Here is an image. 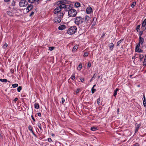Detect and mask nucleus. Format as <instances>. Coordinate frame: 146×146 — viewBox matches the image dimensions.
Here are the masks:
<instances>
[{
	"label": "nucleus",
	"mask_w": 146,
	"mask_h": 146,
	"mask_svg": "<svg viewBox=\"0 0 146 146\" xmlns=\"http://www.w3.org/2000/svg\"><path fill=\"white\" fill-rule=\"evenodd\" d=\"M70 2V1L67 0H64L59 1L57 2V4L58 6L56 7L54 10V13L56 14L61 12V10L63 8H68L70 6L66 5V4H68Z\"/></svg>",
	"instance_id": "nucleus-1"
},
{
	"label": "nucleus",
	"mask_w": 146,
	"mask_h": 146,
	"mask_svg": "<svg viewBox=\"0 0 146 146\" xmlns=\"http://www.w3.org/2000/svg\"><path fill=\"white\" fill-rule=\"evenodd\" d=\"M67 5L70 6V7H69L68 9H67L66 8V9H65L66 11H68V16L70 17H75L77 13L76 10L72 8V5L71 4Z\"/></svg>",
	"instance_id": "nucleus-2"
},
{
	"label": "nucleus",
	"mask_w": 146,
	"mask_h": 146,
	"mask_svg": "<svg viewBox=\"0 0 146 146\" xmlns=\"http://www.w3.org/2000/svg\"><path fill=\"white\" fill-rule=\"evenodd\" d=\"M84 19L81 17H77L74 19V23L76 25L79 26L84 22Z\"/></svg>",
	"instance_id": "nucleus-3"
},
{
	"label": "nucleus",
	"mask_w": 146,
	"mask_h": 146,
	"mask_svg": "<svg viewBox=\"0 0 146 146\" xmlns=\"http://www.w3.org/2000/svg\"><path fill=\"white\" fill-rule=\"evenodd\" d=\"M77 29L76 26L71 27L68 30L67 33L70 35L74 34L76 32Z\"/></svg>",
	"instance_id": "nucleus-4"
},
{
	"label": "nucleus",
	"mask_w": 146,
	"mask_h": 146,
	"mask_svg": "<svg viewBox=\"0 0 146 146\" xmlns=\"http://www.w3.org/2000/svg\"><path fill=\"white\" fill-rule=\"evenodd\" d=\"M28 3V2L25 0H21L19 3V5L20 7H26Z\"/></svg>",
	"instance_id": "nucleus-5"
},
{
	"label": "nucleus",
	"mask_w": 146,
	"mask_h": 146,
	"mask_svg": "<svg viewBox=\"0 0 146 146\" xmlns=\"http://www.w3.org/2000/svg\"><path fill=\"white\" fill-rule=\"evenodd\" d=\"M140 46V45L139 44H137L135 48V52H143V50L139 48Z\"/></svg>",
	"instance_id": "nucleus-6"
},
{
	"label": "nucleus",
	"mask_w": 146,
	"mask_h": 146,
	"mask_svg": "<svg viewBox=\"0 0 146 146\" xmlns=\"http://www.w3.org/2000/svg\"><path fill=\"white\" fill-rule=\"evenodd\" d=\"M86 12L87 14H90L92 11V9L90 7H88L86 9Z\"/></svg>",
	"instance_id": "nucleus-7"
},
{
	"label": "nucleus",
	"mask_w": 146,
	"mask_h": 146,
	"mask_svg": "<svg viewBox=\"0 0 146 146\" xmlns=\"http://www.w3.org/2000/svg\"><path fill=\"white\" fill-rule=\"evenodd\" d=\"M142 25L144 30L146 29V18L142 22Z\"/></svg>",
	"instance_id": "nucleus-8"
},
{
	"label": "nucleus",
	"mask_w": 146,
	"mask_h": 146,
	"mask_svg": "<svg viewBox=\"0 0 146 146\" xmlns=\"http://www.w3.org/2000/svg\"><path fill=\"white\" fill-rule=\"evenodd\" d=\"M33 5H32L30 4L27 7L26 10H27V12H28L30 11H31L33 9Z\"/></svg>",
	"instance_id": "nucleus-9"
},
{
	"label": "nucleus",
	"mask_w": 146,
	"mask_h": 146,
	"mask_svg": "<svg viewBox=\"0 0 146 146\" xmlns=\"http://www.w3.org/2000/svg\"><path fill=\"white\" fill-rule=\"evenodd\" d=\"M60 18L58 17H55L54 19V22L56 23H58L61 21Z\"/></svg>",
	"instance_id": "nucleus-10"
},
{
	"label": "nucleus",
	"mask_w": 146,
	"mask_h": 146,
	"mask_svg": "<svg viewBox=\"0 0 146 146\" xmlns=\"http://www.w3.org/2000/svg\"><path fill=\"white\" fill-rule=\"evenodd\" d=\"M66 28V26L65 25H62L59 26L58 29L60 30H62Z\"/></svg>",
	"instance_id": "nucleus-11"
},
{
	"label": "nucleus",
	"mask_w": 146,
	"mask_h": 146,
	"mask_svg": "<svg viewBox=\"0 0 146 146\" xmlns=\"http://www.w3.org/2000/svg\"><path fill=\"white\" fill-rule=\"evenodd\" d=\"M140 127V124H137V123H136V126L135 127V133H136L137 132Z\"/></svg>",
	"instance_id": "nucleus-12"
},
{
	"label": "nucleus",
	"mask_w": 146,
	"mask_h": 146,
	"mask_svg": "<svg viewBox=\"0 0 146 146\" xmlns=\"http://www.w3.org/2000/svg\"><path fill=\"white\" fill-rule=\"evenodd\" d=\"M144 41L143 38L141 37H139V41L138 44H142Z\"/></svg>",
	"instance_id": "nucleus-13"
},
{
	"label": "nucleus",
	"mask_w": 146,
	"mask_h": 146,
	"mask_svg": "<svg viewBox=\"0 0 146 146\" xmlns=\"http://www.w3.org/2000/svg\"><path fill=\"white\" fill-rule=\"evenodd\" d=\"M143 106L144 107H146V100L145 97V95L144 94H143Z\"/></svg>",
	"instance_id": "nucleus-14"
},
{
	"label": "nucleus",
	"mask_w": 146,
	"mask_h": 146,
	"mask_svg": "<svg viewBox=\"0 0 146 146\" xmlns=\"http://www.w3.org/2000/svg\"><path fill=\"white\" fill-rule=\"evenodd\" d=\"M7 14L9 16L13 17L14 16V14L11 11H8L7 12Z\"/></svg>",
	"instance_id": "nucleus-15"
},
{
	"label": "nucleus",
	"mask_w": 146,
	"mask_h": 146,
	"mask_svg": "<svg viewBox=\"0 0 146 146\" xmlns=\"http://www.w3.org/2000/svg\"><path fill=\"white\" fill-rule=\"evenodd\" d=\"M109 47L110 50V51H111L113 50L114 47V45L113 43H111L109 44Z\"/></svg>",
	"instance_id": "nucleus-16"
},
{
	"label": "nucleus",
	"mask_w": 146,
	"mask_h": 146,
	"mask_svg": "<svg viewBox=\"0 0 146 146\" xmlns=\"http://www.w3.org/2000/svg\"><path fill=\"white\" fill-rule=\"evenodd\" d=\"M57 17H59L61 19V18L63 16V13L61 12H59L57 13Z\"/></svg>",
	"instance_id": "nucleus-17"
},
{
	"label": "nucleus",
	"mask_w": 146,
	"mask_h": 146,
	"mask_svg": "<svg viewBox=\"0 0 146 146\" xmlns=\"http://www.w3.org/2000/svg\"><path fill=\"white\" fill-rule=\"evenodd\" d=\"M90 18L87 15L85 16V21L86 23H88L89 21H90Z\"/></svg>",
	"instance_id": "nucleus-18"
},
{
	"label": "nucleus",
	"mask_w": 146,
	"mask_h": 146,
	"mask_svg": "<svg viewBox=\"0 0 146 146\" xmlns=\"http://www.w3.org/2000/svg\"><path fill=\"white\" fill-rule=\"evenodd\" d=\"M119 90V89L116 88L115 90H114L113 92V96L114 97H116L117 94V92Z\"/></svg>",
	"instance_id": "nucleus-19"
},
{
	"label": "nucleus",
	"mask_w": 146,
	"mask_h": 146,
	"mask_svg": "<svg viewBox=\"0 0 146 146\" xmlns=\"http://www.w3.org/2000/svg\"><path fill=\"white\" fill-rule=\"evenodd\" d=\"M90 130L93 131H95L98 130L97 127L96 126H93L91 127Z\"/></svg>",
	"instance_id": "nucleus-20"
},
{
	"label": "nucleus",
	"mask_w": 146,
	"mask_h": 146,
	"mask_svg": "<svg viewBox=\"0 0 146 146\" xmlns=\"http://www.w3.org/2000/svg\"><path fill=\"white\" fill-rule=\"evenodd\" d=\"M28 129L34 135H35V134L34 133V132H33V128L32 127V126L30 125H29V127H28Z\"/></svg>",
	"instance_id": "nucleus-21"
},
{
	"label": "nucleus",
	"mask_w": 146,
	"mask_h": 146,
	"mask_svg": "<svg viewBox=\"0 0 146 146\" xmlns=\"http://www.w3.org/2000/svg\"><path fill=\"white\" fill-rule=\"evenodd\" d=\"M82 64L81 63L80 64H79L78 66V67L77 68V70H78V71H80V70H81V69L82 68Z\"/></svg>",
	"instance_id": "nucleus-22"
},
{
	"label": "nucleus",
	"mask_w": 146,
	"mask_h": 146,
	"mask_svg": "<svg viewBox=\"0 0 146 146\" xmlns=\"http://www.w3.org/2000/svg\"><path fill=\"white\" fill-rule=\"evenodd\" d=\"M41 125L42 127V128L43 129V131L44 130H45V128H46V125L45 124V123L44 122H42L41 124Z\"/></svg>",
	"instance_id": "nucleus-23"
},
{
	"label": "nucleus",
	"mask_w": 146,
	"mask_h": 146,
	"mask_svg": "<svg viewBox=\"0 0 146 146\" xmlns=\"http://www.w3.org/2000/svg\"><path fill=\"white\" fill-rule=\"evenodd\" d=\"M35 108L36 109H38L39 107V105L38 103H35L34 104Z\"/></svg>",
	"instance_id": "nucleus-24"
},
{
	"label": "nucleus",
	"mask_w": 146,
	"mask_h": 146,
	"mask_svg": "<svg viewBox=\"0 0 146 146\" xmlns=\"http://www.w3.org/2000/svg\"><path fill=\"white\" fill-rule=\"evenodd\" d=\"M78 48V47L77 45H76L74 46L72 49V51L75 52L76 51L77 49Z\"/></svg>",
	"instance_id": "nucleus-25"
},
{
	"label": "nucleus",
	"mask_w": 146,
	"mask_h": 146,
	"mask_svg": "<svg viewBox=\"0 0 146 146\" xmlns=\"http://www.w3.org/2000/svg\"><path fill=\"white\" fill-rule=\"evenodd\" d=\"M28 1L31 3H34L35 2H37V0H28Z\"/></svg>",
	"instance_id": "nucleus-26"
},
{
	"label": "nucleus",
	"mask_w": 146,
	"mask_h": 146,
	"mask_svg": "<svg viewBox=\"0 0 146 146\" xmlns=\"http://www.w3.org/2000/svg\"><path fill=\"white\" fill-rule=\"evenodd\" d=\"M80 4L79 3H76L74 4V6L78 8L80 6Z\"/></svg>",
	"instance_id": "nucleus-27"
},
{
	"label": "nucleus",
	"mask_w": 146,
	"mask_h": 146,
	"mask_svg": "<svg viewBox=\"0 0 146 146\" xmlns=\"http://www.w3.org/2000/svg\"><path fill=\"white\" fill-rule=\"evenodd\" d=\"M143 65L144 66H146V55L145 56L144 61L143 63Z\"/></svg>",
	"instance_id": "nucleus-28"
},
{
	"label": "nucleus",
	"mask_w": 146,
	"mask_h": 146,
	"mask_svg": "<svg viewBox=\"0 0 146 146\" xmlns=\"http://www.w3.org/2000/svg\"><path fill=\"white\" fill-rule=\"evenodd\" d=\"M38 126L41 131H43V129L42 128L41 124H38Z\"/></svg>",
	"instance_id": "nucleus-29"
},
{
	"label": "nucleus",
	"mask_w": 146,
	"mask_h": 146,
	"mask_svg": "<svg viewBox=\"0 0 146 146\" xmlns=\"http://www.w3.org/2000/svg\"><path fill=\"white\" fill-rule=\"evenodd\" d=\"M140 25H138L136 28V29L137 31V32H139V30L140 29Z\"/></svg>",
	"instance_id": "nucleus-30"
},
{
	"label": "nucleus",
	"mask_w": 146,
	"mask_h": 146,
	"mask_svg": "<svg viewBox=\"0 0 146 146\" xmlns=\"http://www.w3.org/2000/svg\"><path fill=\"white\" fill-rule=\"evenodd\" d=\"M22 88V87L21 86H19L17 88V90L18 92H20Z\"/></svg>",
	"instance_id": "nucleus-31"
},
{
	"label": "nucleus",
	"mask_w": 146,
	"mask_h": 146,
	"mask_svg": "<svg viewBox=\"0 0 146 146\" xmlns=\"http://www.w3.org/2000/svg\"><path fill=\"white\" fill-rule=\"evenodd\" d=\"M75 78L74 74H72L71 76V79L72 80H74Z\"/></svg>",
	"instance_id": "nucleus-32"
},
{
	"label": "nucleus",
	"mask_w": 146,
	"mask_h": 146,
	"mask_svg": "<svg viewBox=\"0 0 146 146\" xmlns=\"http://www.w3.org/2000/svg\"><path fill=\"white\" fill-rule=\"evenodd\" d=\"M0 81L2 82H7L8 81L6 79H0Z\"/></svg>",
	"instance_id": "nucleus-33"
},
{
	"label": "nucleus",
	"mask_w": 146,
	"mask_h": 146,
	"mask_svg": "<svg viewBox=\"0 0 146 146\" xmlns=\"http://www.w3.org/2000/svg\"><path fill=\"white\" fill-rule=\"evenodd\" d=\"M16 2L14 0H13L11 3V5L13 6H15L16 5H15Z\"/></svg>",
	"instance_id": "nucleus-34"
},
{
	"label": "nucleus",
	"mask_w": 146,
	"mask_h": 146,
	"mask_svg": "<svg viewBox=\"0 0 146 146\" xmlns=\"http://www.w3.org/2000/svg\"><path fill=\"white\" fill-rule=\"evenodd\" d=\"M18 86V85L17 84H13L12 85V86L13 88H15L17 87Z\"/></svg>",
	"instance_id": "nucleus-35"
},
{
	"label": "nucleus",
	"mask_w": 146,
	"mask_h": 146,
	"mask_svg": "<svg viewBox=\"0 0 146 146\" xmlns=\"http://www.w3.org/2000/svg\"><path fill=\"white\" fill-rule=\"evenodd\" d=\"M89 54V53L87 52H85L83 56L85 57H87L88 56Z\"/></svg>",
	"instance_id": "nucleus-36"
},
{
	"label": "nucleus",
	"mask_w": 146,
	"mask_h": 146,
	"mask_svg": "<svg viewBox=\"0 0 146 146\" xmlns=\"http://www.w3.org/2000/svg\"><path fill=\"white\" fill-rule=\"evenodd\" d=\"M136 2H133L131 5V7L133 8H134V7L136 5Z\"/></svg>",
	"instance_id": "nucleus-37"
},
{
	"label": "nucleus",
	"mask_w": 146,
	"mask_h": 146,
	"mask_svg": "<svg viewBox=\"0 0 146 146\" xmlns=\"http://www.w3.org/2000/svg\"><path fill=\"white\" fill-rule=\"evenodd\" d=\"M8 46V44L6 43L4 44L3 46V49H5Z\"/></svg>",
	"instance_id": "nucleus-38"
},
{
	"label": "nucleus",
	"mask_w": 146,
	"mask_h": 146,
	"mask_svg": "<svg viewBox=\"0 0 146 146\" xmlns=\"http://www.w3.org/2000/svg\"><path fill=\"white\" fill-rule=\"evenodd\" d=\"M54 48V47H50L48 48V50L50 51H52Z\"/></svg>",
	"instance_id": "nucleus-39"
},
{
	"label": "nucleus",
	"mask_w": 146,
	"mask_h": 146,
	"mask_svg": "<svg viewBox=\"0 0 146 146\" xmlns=\"http://www.w3.org/2000/svg\"><path fill=\"white\" fill-rule=\"evenodd\" d=\"M143 31H141L139 32V37H141V35L143 34Z\"/></svg>",
	"instance_id": "nucleus-40"
},
{
	"label": "nucleus",
	"mask_w": 146,
	"mask_h": 146,
	"mask_svg": "<svg viewBox=\"0 0 146 146\" xmlns=\"http://www.w3.org/2000/svg\"><path fill=\"white\" fill-rule=\"evenodd\" d=\"M96 91V89L94 88H92L91 89L92 93L93 94H94Z\"/></svg>",
	"instance_id": "nucleus-41"
},
{
	"label": "nucleus",
	"mask_w": 146,
	"mask_h": 146,
	"mask_svg": "<svg viewBox=\"0 0 146 146\" xmlns=\"http://www.w3.org/2000/svg\"><path fill=\"white\" fill-rule=\"evenodd\" d=\"M123 41V40H120L117 42V46H118Z\"/></svg>",
	"instance_id": "nucleus-42"
},
{
	"label": "nucleus",
	"mask_w": 146,
	"mask_h": 146,
	"mask_svg": "<svg viewBox=\"0 0 146 146\" xmlns=\"http://www.w3.org/2000/svg\"><path fill=\"white\" fill-rule=\"evenodd\" d=\"M100 98H99L97 100V104H98V105L100 103Z\"/></svg>",
	"instance_id": "nucleus-43"
},
{
	"label": "nucleus",
	"mask_w": 146,
	"mask_h": 146,
	"mask_svg": "<svg viewBox=\"0 0 146 146\" xmlns=\"http://www.w3.org/2000/svg\"><path fill=\"white\" fill-rule=\"evenodd\" d=\"M62 104H64V103L65 102V100L63 98H62Z\"/></svg>",
	"instance_id": "nucleus-44"
},
{
	"label": "nucleus",
	"mask_w": 146,
	"mask_h": 146,
	"mask_svg": "<svg viewBox=\"0 0 146 146\" xmlns=\"http://www.w3.org/2000/svg\"><path fill=\"white\" fill-rule=\"evenodd\" d=\"M80 79L81 81V82H83L84 81V79L83 78H80Z\"/></svg>",
	"instance_id": "nucleus-45"
},
{
	"label": "nucleus",
	"mask_w": 146,
	"mask_h": 146,
	"mask_svg": "<svg viewBox=\"0 0 146 146\" xmlns=\"http://www.w3.org/2000/svg\"><path fill=\"white\" fill-rule=\"evenodd\" d=\"M144 57V56L142 54H140L139 55V58L140 59H142Z\"/></svg>",
	"instance_id": "nucleus-46"
},
{
	"label": "nucleus",
	"mask_w": 146,
	"mask_h": 146,
	"mask_svg": "<svg viewBox=\"0 0 146 146\" xmlns=\"http://www.w3.org/2000/svg\"><path fill=\"white\" fill-rule=\"evenodd\" d=\"M34 11H32L31 13H30V14L29 15V16L30 17H31L34 14Z\"/></svg>",
	"instance_id": "nucleus-47"
},
{
	"label": "nucleus",
	"mask_w": 146,
	"mask_h": 146,
	"mask_svg": "<svg viewBox=\"0 0 146 146\" xmlns=\"http://www.w3.org/2000/svg\"><path fill=\"white\" fill-rule=\"evenodd\" d=\"M48 141L49 142H51L52 141V140L50 138H49L48 139Z\"/></svg>",
	"instance_id": "nucleus-48"
},
{
	"label": "nucleus",
	"mask_w": 146,
	"mask_h": 146,
	"mask_svg": "<svg viewBox=\"0 0 146 146\" xmlns=\"http://www.w3.org/2000/svg\"><path fill=\"white\" fill-rule=\"evenodd\" d=\"M91 64L90 62H89L88 63L87 66L88 67H90L91 66Z\"/></svg>",
	"instance_id": "nucleus-49"
},
{
	"label": "nucleus",
	"mask_w": 146,
	"mask_h": 146,
	"mask_svg": "<svg viewBox=\"0 0 146 146\" xmlns=\"http://www.w3.org/2000/svg\"><path fill=\"white\" fill-rule=\"evenodd\" d=\"M133 146H140V145L138 143H137L133 145Z\"/></svg>",
	"instance_id": "nucleus-50"
},
{
	"label": "nucleus",
	"mask_w": 146,
	"mask_h": 146,
	"mask_svg": "<svg viewBox=\"0 0 146 146\" xmlns=\"http://www.w3.org/2000/svg\"><path fill=\"white\" fill-rule=\"evenodd\" d=\"M95 74H94V75L93 77H92V78L90 79V82H91L92 81L93 79H94V76L95 75Z\"/></svg>",
	"instance_id": "nucleus-51"
},
{
	"label": "nucleus",
	"mask_w": 146,
	"mask_h": 146,
	"mask_svg": "<svg viewBox=\"0 0 146 146\" xmlns=\"http://www.w3.org/2000/svg\"><path fill=\"white\" fill-rule=\"evenodd\" d=\"M31 118L34 121H35V119H34V118L33 116V115H31Z\"/></svg>",
	"instance_id": "nucleus-52"
},
{
	"label": "nucleus",
	"mask_w": 146,
	"mask_h": 146,
	"mask_svg": "<svg viewBox=\"0 0 146 146\" xmlns=\"http://www.w3.org/2000/svg\"><path fill=\"white\" fill-rule=\"evenodd\" d=\"M37 114L38 116L39 117H40L41 116V114L40 113H38Z\"/></svg>",
	"instance_id": "nucleus-53"
},
{
	"label": "nucleus",
	"mask_w": 146,
	"mask_h": 146,
	"mask_svg": "<svg viewBox=\"0 0 146 146\" xmlns=\"http://www.w3.org/2000/svg\"><path fill=\"white\" fill-rule=\"evenodd\" d=\"M79 89H78L76 91V93H79Z\"/></svg>",
	"instance_id": "nucleus-54"
},
{
	"label": "nucleus",
	"mask_w": 146,
	"mask_h": 146,
	"mask_svg": "<svg viewBox=\"0 0 146 146\" xmlns=\"http://www.w3.org/2000/svg\"><path fill=\"white\" fill-rule=\"evenodd\" d=\"M18 98H16L14 99V101L15 102H16L18 100Z\"/></svg>",
	"instance_id": "nucleus-55"
},
{
	"label": "nucleus",
	"mask_w": 146,
	"mask_h": 146,
	"mask_svg": "<svg viewBox=\"0 0 146 146\" xmlns=\"http://www.w3.org/2000/svg\"><path fill=\"white\" fill-rule=\"evenodd\" d=\"M10 0H4V1L5 2H7L10 1Z\"/></svg>",
	"instance_id": "nucleus-56"
},
{
	"label": "nucleus",
	"mask_w": 146,
	"mask_h": 146,
	"mask_svg": "<svg viewBox=\"0 0 146 146\" xmlns=\"http://www.w3.org/2000/svg\"><path fill=\"white\" fill-rule=\"evenodd\" d=\"M96 24V22L94 21L93 22V25L94 26Z\"/></svg>",
	"instance_id": "nucleus-57"
},
{
	"label": "nucleus",
	"mask_w": 146,
	"mask_h": 146,
	"mask_svg": "<svg viewBox=\"0 0 146 146\" xmlns=\"http://www.w3.org/2000/svg\"><path fill=\"white\" fill-rule=\"evenodd\" d=\"M105 34L104 33H103L102 36V37H104L105 36Z\"/></svg>",
	"instance_id": "nucleus-58"
},
{
	"label": "nucleus",
	"mask_w": 146,
	"mask_h": 146,
	"mask_svg": "<svg viewBox=\"0 0 146 146\" xmlns=\"http://www.w3.org/2000/svg\"><path fill=\"white\" fill-rule=\"evenodd\" d=\"M11 73L12 74H13V70H11Z\"/></svg>",
	"instance_id": "nucleus-59"
},
{
	"label": "nucleus",
	"mask_w": 146,
	"mask_h": 146,
	"mask_svg": "<svg viewBox=\"0 0 146 146\" xmlns=\"http://www.w3.org/2000/svg\"><path fill=\"white\" fill-rule=\"evenodd\" d=\"M96 86V85L94 84L93 85V87L92 88H94V87H95Z\"/></svg>",
	"instance_id": "nucleus-60"
},
{
	"label": "nucleus",
	"mask_w": 146,
	"mask_h": 146,
	"mask_svg": "<svg viewBox=\"0 0 146 146\" xmlns=\"http://www.w3.org/2000/svg\"><path fill=\"white\" fill-rule=\"evenodd\" d=\"M95 19H96V18L95 17H94L93 18V21H94Z\"/></svg>",
	"instance_id": "nucleus-61"
},
{
	"label": "nucleus",
	"mask_w": 146,
	"mask_h": 146,
	"mask_svg": "<svg viewBox=\"0 0 146 146\" xmlns=\"http://www.w3.org/2000/svg\"><path fill=\"white\" fill-rule=\"evenodd\" d=\"M137 87H140V86L139 85H137Z\"/></svg>",
	"instance_id": "nucleus-62"
},
{
	"label": "nucleus",
	"mask_w": 146,
	"mask_h": 146,
	"mask_svg": "<svg viewBox=\"0 0 146 146\" xmlns=\"http://www.w3.org/2000/svg\"><path fill=\"white\" fill-rule=\"evenodd\" d=\"M2 137V136L1 134L0 133V138H1Z\"/></svg>",
	"instance_id": "nucleus-63"
},
{
	"label": "nucleus",
	"mask_w": 146,
	"mask_h": 146,
	"mask_svg": "<svg viewBox=\"0 0 146 146\" xmlns=\"http://www.w3.org/2000/svg\"><path fill=\"white\" fill-rule=\"evenodd\" d=\"M132 76V75H130V77L131 78Z\"/></svg>",
	"instance_id": "nucleus-64"
}]
</instances>
